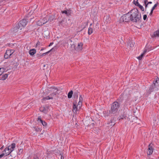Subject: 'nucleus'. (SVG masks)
Here are the masks:
<instances>
[{
  "instance_id": "obj_1",
  "label": "nucleus",
  "mask_w": 159,
  "mask_h": 159,
  "mask_svg": "<svg viewBox=\"0 0 159 159\" xmlns=\"http://www.w3.org/2000/svg\"><path fill=\"white\" fill-rule=\"evenodd\" d=\"M141 14L139 12L136 8L131 10L128 13L123 16V21L128 22L130 20L137 22L139 21L141 18Z\"/></svg>"
},
{
  "instance_id": "obj_2",
  "label": "nucleus",
  "mask_w": 159,
  "mask_h": 159,
  "mask_svg": "<svg viewBox=\"0 0 159 159\" xmlns=\"http://www.w3.org/2000/svg\"><path fill=\"white\" fill-rule=\"evenodd\" d=\"M16 147V144L14 143H12L11 145L6 147L3 152H4L5 156H7L10 154L13 151Z\"/></svg>"
},
{
  "instance_id": "obj_3",
  "label": "nucleus",
  "mask_w": 159,
  "mask_h": 159,
  "mask_svg": "<svg viewBox=\"0 0 159 159\" xmlns=\"http://www.w3.org/2000/svg\"><path fill=\"white\" fill-rule=\"evenodd\" d=\"M120 107V104L118 102H115L111 106L110 113L115 114L117 112Z\"/></svg>"
},
{
  "instance_id": "obj_4",
  "label": "nucleus",
  "mask_w": 159,
  "mask_h": 159,
  "mask_svg": "<svg viewBox=\"0 0 159 159\" xmlns=\"http://www.w3.org/2000/svg\"><path fill=\"white\" fill-rule=\"evenodd\" d=\"M27 22L28 21L26 20V19H23L19 21L18 26H16V27L18 29L21 30L22 28L25 26L27 23Z\"/></svg>"
},
{
  "instance_id": "obj_5",
  "label": "nucleus",
  "mask_w": 159,
  "mask_h": 159,
  "mask_svg": "<svg viewBox=\"0 0 159 159\" xmlns=\"http://www.w3.org/2000/svg\"><path fill=\"white\" fill-rule=\"evenodd\" d=\"M14 52V51L13 50H7L4 56V58L6 59L8 58L11 56Z\"/></svg>"
},
{
  "instance_id": "obj_6",
  "label": "nucleus",
  "mask_w": 159,
  "mask_h": 159,
  "mask_svg": "<svg viewBox=\"0 0 159 159\" xmlns=\"http://www.w3.org/2000/svg\"><path fill=\"white\" fill-rule=\"evenodd\" d=\"M48 90L49 92L52 93H57L58 91L57 87L54 86L48 87Z\"/></svg>"
},
{
  "instance_id": "obj_7",
  "label": "nucleus",
  "mask_w": 159,
  "mask_h": 159,
  "mask_svg": "<svg viewBox=\"0 0 159 159\" xmlns=\"http://www.w3.org/2000/svg\"><path fill=\"white\" fill-rule=\"evenodd\" d=\"M57 93H52L48 96L46 98H44L43 99L45 100L52 99L53 98V97L56 96Z\"/></svg>"
},
{
  "instance_id": "obj_8",
  "label": "nucleus",
  "mask_w": 159,
  "mask_h": 159,
  "mask_svg": "<svg viewBox=\"0 0 159 159\" xmlns=\"http://www.w3.org/2000/svg\"><path fill=\"white\" fill-rule=\"evenodd\" d=\"M153 151V148L152 147L151 144H150L148 146V148L147 152V154L148 155H151Z\"/></svg>"
},
{
  "instance_id": "obj_9",
  "label": "nucleus",
  "mask_w": 159,
  "mask_h": 159,
  "mask_svg": "<svg viewBox=\"0 0 159 159\" xmlns=\"http://www.w3.org/2000/svg\"><path fill=\"white\" fill-rule=\"evenodd\" d=\"M80 109H79V107L76 105V103L74 102L73 103V111L74 113H76V112L78 111Z\"/></svg>"
},
{
  "instance_id": "obj_10",
  "label": "nucleus",
  "mask_w": 159,
  "mask_h": 159,
  "mask_svg": "<svg viewBox=\"0 0 159 159\" xmlns=\"http://www.w3.org/2000/svg\"><path fill=\"white\" fill-rule=\"evenodd\" d=\"M47 22V21H45L43 19L40 20L37 22V24L38 26H41Z\"/></svg>"
},
{
  "instance_id": "obj_11",
  "label": "nucleus",
  "mask_w": 159,
  "mask_h": 159,
  "mask_svg": "<svg viewBox=\"0 0 159 159\" xmlns=\"http://www.w3.org/2000/svg\"><path fill=\"white\" fill-rule=\"evenodd\" d=\"M83 43L82 42L78 43V46L77 47V50L78 51H81L83 49Z\"/></svg>"
},
{
  "instance_id": "obj_12",
  "label": "nucleus",
  "mask_w": 159,
  "mask_h": 159,
  "mask_svg": "<svg viewBox=\"0 0 159 159\" xmlns=\"http://www.w3.org/2000/svg\"><path fill=\"white\" fill-rule=\"evenodd\" d=\"M82 101H83V98L81 96H80L79 98V101L78 104L77 105V106H78V107H79V109H80V108L81 107V105L82 104Z\"/></svg>"
},
{
  "instance_id": "obj_13",
  "label": "nucleus",
  "mask_w": 159,
  "mask_h": 159,
  "mask_svg": "<svg viewBox=\"0 0 159 159\" xmlns=\"http://www.w3.org/2000/svg\"><path fill=\"white\" fill-rule=\"evenodd\" d=\"M38 121L39 122H40L44 126H45L47 125L45 121H43L42 120H41L40 116H39L38 117Z\"/></svg>"
},
{
  "instance_id": "obj_14",
  "label": "nucleus",
  "mask_w": 159,
  "mask_h": 159,
  "mask_svg": "<svg viewBox=\"0 0 159 159\" xmlns=\"http://www.w3.org/2000/svg\"><path fill=\"white\" fill-rule=\"evenodd\" d=\"M134 43L132 41H129V43L127 45V47L129 49H130L134 46Z\"/></svg>"
},
{
  "instance_id": "obj_15",
  "label": "nucleus",
  "mask_w": 159,
  "mask_h": 159,
  "mask_svg": "<svg viewBox=\"0 0 159 159\" xmlns=\"http://www.w3.org/2000/svg\"><path fill=\"white\" fill-rule=\"evenodd\" d=\"M36 50L35 49H33L29 51V53L31 56H33L36 53Z\"/></svg>"
},
{
  "instance_id": "obj_16",
  "label": "nucleus",
  "mask_w": 159,
  "mask_h": 159,
  "mask_svg": "<svg viewBox=\"0 0 159 159\" xmlns=\"http://www.w3.org/2000/svg\"><path fill=\"white\" fill-rule=\"evenodd\" d=\"M158 5V3L157 2L155 4L153 7L152 8L151 12L149 14V15H151L153 13V11L155 9V8Z\"/></svg>"
},
{
  "instance_id": "obj_17",
  "label": "nucleus",
  "mask_w": 159,
  "mask_h": 159,
  "mask_svg": "<svg viewBox=\"0 0 159 159\" xmlns=\"http://www.w3.org/2000/svg\"><path fill=\"white\" fill-rule=\"evenodd\" d=\"M8 76V74H6L4 75H3L2 76V78L1 79H0V80H5L7 78Z\"/></svg>"
},
{
  "instance_id": "obj_18",
  "label": "nucleus",
  "mask_w": 159,
  "mask_h": 159,
  "mask_svg": "<svg viewBox=\"0 0 159 159\" xmlns=\"http://www.w3.org/2000/svg\"><path fill=\"white\" fill-rule=\"evenodd\" d=\"M27 17L28 18H29L30 17L29 19L31 21V20L33 19V18L34 17V16L32 15V14L31 13V12H29V14L27 15Z\"/></svg>"
},
{
  "instance_id": "obj_19",
  "label": "nucleus",
  "mask_w": 159,
  "mask_h": 159,
  "mask_svg": "<svg viewBox=\"0 0 159 159\" xmlns=\"http://www.w3.org/2000/svg\"><path fill=\"white\" fill-rule=\"evenodd\" d=\"M6 70V69L4 68H0V75H1L3 72L5 71Z\"/></svg>"
},
{
  "instance_id": "obj_20",
  "label": "nucleus",
  "mask_w": 159,
  "mask_h": 159,
  "mask_svg": "<svg viewBox=\"0 0 159 159\" xmlns=\"http://www.w3.org/2000/svg\"><path fill=\"white\" fill-rule=\"evenodd\" d=\"M154 35L155 37H159V30H157L154 33Z\"/></svg>"
},
{
  "instance_id": "obj_21",
  "label": "nucleus",
  "mask_w": 159,
  "mask_h": 159,
  "mask_svg": "<svg viewBox=\"0 0 159 159\" xmlns=\"http://www.w3.org/2000/svg\"><path fill=\"white\" fill-rule=\"evenodd\" d=\"M146 52V51H144V52L142 54H141V55L139 56L137 58L139 60H141L142 59V57H143L144 54Z\"/></svg>"
},
{
  "instance_id": "obj_22",
  "label": "nucleus",
  "mask_w": 159,
  "mask_h": 159,
  "mask_svg": "<svg viewBox=\"0 0 159 159\" xmlns=\"http://www.w3.org/2000/svg\"><path fill=\"white\" fill-rule=\"evenodd\" d=\"M73 94V91L71 90L70 91L68 94V97L69 98H71L72 97V95Z\"/></svg>"
},
{
  "instance_id": "obj_23",
  "label": "nucleus",
  "mask_w": 159,
  "mask_h": 159,
  "mask_svg": "<svg viewBox=\"0 0 159 159\" xmlns=\"http://www.w3.org/2000/svg\"><path fill=\"white\" fill-rule=\"evenodd\" d=\"M93 32V29L92 28L89 27V28L88 31V34L89 35H90Z\"/></svg>"
},
{
  "instance_id": "obj_24",
  "label": "nucleus",
  "mask_w": 159,
  "mask_h": 159,
  "mask_svg": "<svg viewBox=\"0 0 159 159\" xmlns=\"http://www.w3.org/2000/svg\"><path fill=\"white\" fill-rule=\"evenodd\" d=\"M137 6L138 7L141 9V10L142 11H143L144 10V8L143 7V6L142 5H141L140 4H138V5Z\"/></svg>"
},
{
  "instance_id": "obj_25",
  "label": "nucleus",
  "mask_w": 159,
  "mask_h": 159,
  "mask_svg": "<svg viewBox=\"0 0 159 159\" xmlns=\"http://www.w3.org/2000/svg\"><path fill=\"white\" fill-rule=\"evenodd\" d=\"M53 48L51 49L49 51H48L45 52V53H43V54H42V55H41L40 56V57H43V56L44 55H46V54H47L48 53H49L52 49H53Z\"/></svg>"
},
{
  "instance_id": "obj_26",
  "label": "nucleus",
  "mask_w": 159,
  "mask_h": 159,
  "mask_svg": "<svg viewBox=\"0 0 159 159\" xmlns=\"http://www.w3.org/2000/svg\"><path fill=\"white\" fill-rule=\"evenodd\" d=\"M40 111H42L44 113H46V109L44 107H41L40 109Z\"/></svg>"
},
{
  "instance_id": "obj_27",
  "label": "nucleus",
  "mask_w": 159,
  "mask_h": 159,
  "mask_svg": "<svg viewBox=\"0 0 159 159\" xmlns=\"http://www.w3.org/2000/svg\"><path fill=\"white\" fill-rule=\"evenodd\" d=\"M134 4L136 6L138 5V4H139L138 2V0H134Z\"/></svg>"
},
{
  "instance_id": "obj_28",
  "label": "nucleus",
  "mask_w": 159,
  "mask_h": 159,
  "mask_svg": "<svg viewBox=\"0 0 159 159\" xmlns=\"http://www.w3.org/2000/svg\"><path fill=\"white\" fill-rule=\"evenodd\" d=\"M71 11L70 10H67L66 15L67 16H69L71 15Z\"/></svg>"
},
{
  "instance_id": "obj_29",
  "label": "nucleus",
  "mask_w": 159,
  "mask_h": 159,
  "mask_svg": "<svg viewBox=\"0 0 159 159\" xmlns=\"http://www.w3.org/2000/svg\"><path fill=\"white\" fill-rule=\"evenodd\" d=\"M153 85H152L150 87L149 89V91L150 92H152L153 91Z\"/></svg>"
},
{
  "instance_id": "obj_30",
  "label": "nucleus",
  "mask_w": 159,
  "mask_h": 159,
  "mask_svg": "<svg viewBox=\"0 0 159 159\" xmlns=\"http://www.w3.org/2000/svg\"><path fill=\"white\" fill-rule=\"evenodd\" d=\"M158 81L159 82V80H156L155 81H154V86H156L157 85V84H158Z\"/></svg>"
},
{
  "instance_id": "obj_31",
  "label": "nucleus",
  "mask_w": 159,
  "mask_h": 159,
  "mask_svg": "<svg viewBox=\"0 0 159 159\" xmlns=\"http://www.w3.org/2000/svg\"><path fill=\"white\" fill-rule=\"evenodd\" d=\"M4 155L5 156V154L4 153H2V154L0 155V158H2Z\"/></svg>"
},
{
  "instance_id": "obj_32",
  "label": "nucleus",
  "mask_w": 159,
  "mask_h": 159,
  "mask_svg": "<svg viewBox=\"0 0 159 159\" xmlns=\"http://www.w3.org/2000/svg\"><path fill=\"white\" fill-rule=\"evenodd\" d=\"M147 18V16L146 15H144L143 16V19L144 20H145Z\"/></svg>"
},
{
  "instance_id": "obj_33",
  "label": "nucleus",
  "mask_w": 159,
  "mask_h": 159,
  "mask_svg": "<svg viewBox=\"0 0 159 159\" xmlns=\"http://www.w3.org/2000/svg\"><path fill=\"white\" fill-rule=\"evenodd\" d=\"M61 13H65V14H66V15L67 11L65 10V11H61Z\"/></svg>"
},
{
  "instance_id": "obj_34",
  "label": "nucleus",
  "mask_w": 159,
  "mask_h": 159,
  "mask_svg": "<svg viewBox=\"0 0 159 159\" xmlns=\"http://www.w3.org/2000/svg\"><path fill=\"white\" fill-rule=\"evenodd\" d=\"M104 18H106V19H107V18L108 19H110V17H109V16H105Z\"/></svg>"
},
{
  "instance_id": "obj_35",
  "label": "nucleus",
  "mask_w": 159,
  "mask_h": 159,
  "mask_svg": "<svg viewBox=\"0 0 159 159\" xmlns=\"http://www.w3.org/2000/svg\"><path fill=\"white\" fill-rule=\"evenodd\" d=\"M40 43L39 42H38L36 44V46L37 47V46L38 45H40Z\"/></svg>"
},
{
  "instance_id": "obj_36",
  "label": "nucleus",
  "mask_w": 159,
  "mask_h": 159,
  "mask_svg": "<svg viewBox=\"0 0 159 159\" xmlns=\"http://www.w3.org/2000/svg\"><path fill=\"white\" fill-rule=\"evenodd\" d=\"M33 159H39L38 157L36 156H34L33 158Z\"/></svg>"
},
{
  "instance_id": "obj_37",
  "label": "nucleus",
  "mask_w": 159,
  "mask_h": 159,
  "mask_svg": "<svg viewBox=\"0 0 159 159\" xmlns=\"http://www.w3.org/2000/svg\"><path fill=\"white\" fill-rule=\"evenodd\" d=\"M144 4H146L148 2V0H143Z\"/></svg>"
},
{
  "instance_id": "obj_38",
  "label": "nucleus",
  "mask_w": 159,
  "mask_h": 159,
  "mask_svg": "<svg viewBox=\"0 0 159 159\" xmlns=\"http://www.w3.org/2000/svg\"><path fill=\"white\" fill-rule=\"evenodd\" d=\"M145 4V8H146L147 7H148V3H146V4Z\"/></svg>"
},
{
  "instance_id": "obj_39",
  "label": "nucleus",
  "mask_w": 159,
  "mask_h": 159,
  "mask_svg": "<svg viewBox=\"0 0 159 159\" xmlns=\"http://www.w3.org/2000/svg\"><path fill=\"white\" fill-rule=\"evenodd\" d=\"M53 44V43H50L49 45V46H50L52 45Z\"/></svg>"
},
{
  "instance_id": "obj_40",
  "label": "nucleus",
  "mask_w": 159,
  "mask_h": 159,
  "mask_svg": "<svg viewBox=\"0 0 159 159\" xmlns=\"http://www.w3.org/2000/svg\"><path fill=\"white\" fill-rule=\"evenodd\" d=\"M152 2H148L147 3H148V4H152Z\"/></svg>"
},
{
  "instance_id": "obj_41",
  "label": "nucleus",
  "mask_w": 159,
  "mask_h": 159,
  "mask_svg": "<svg viewBox=\"0 0 159 159\" xmlns=\"http://www.w3.org/2000/svg\"><path fill=\"white\" fill-rule=\"evenodd\" d=\"M34 128L35 129V130L36 131H37V129L36 128V127H34Z\"/></svg>"
},
{
  "instance_id": "obj_42",
  "label": "nucleus",
  "mask_w": 159,
  "mask_h": 159,
  "mask_svg": "<svg viewBox=\"0 0 159 159\" xmlns=\"http://www.w3.org/2000/svg\"><path fill=\"white\" fill-rule=\"evenodd\" d=\"M19 152H22V149H20L19 150Z\"/></svg>"
},
{
  "instance_id": "obj_43",
  "label": "nucleus",
  "mask_w": 159,
  "mask_h": 159,
  "mask_svg": "<svg viewBox=\"0 0 159 159\" xmlns=\"http://www.w3.org/2000/svg\"><path fill=\"white\" fill-rule=\"evenodd\" d=\"M63 158V157H62V156L61 155V159H62Z\"/></svg>"
},
{
  "instance_id": "obj_44",
  "label": "nucleus",
  "mask_w": 159,
  "mask_h": 159,
  "mask_svg": "<svg viewBox=\"0 0 159 159\" xmlns=\"http://www.w3.org/2000/svg\"><path fill=\"white\" fill-rule=\"evenodd\" d=\"M106 111H103V113L104 114H105L106 113Z\"/></svg>"
},
{
  "instance_id": "obj_45",
  "label": "nucleus",
  "mask_w": 159,
  "mask_h": 159,
  "mask_svg": "<svg viewBox=\"0 0 159 159\" xmlns=\"http://www.w3.org/2000/svg\"><path fill=\"white\" fill-rule=\"evenodd\" d=\"M114 123V122H113V123ZM114 124H115V123H114V124H113V125H111L113 126V125H114Z\"/></svg>"
},
{
  "instance_id": "obj_46",
  "label": "nucleus",
  "mask_w": 159,
  "mask_h": 159,
  "mask_svg": "<svg viewBox=\"0 0 159 159\" xmlns=\"http://www.w3.org/2000/svg\"><path fill=\"white\" fill-rule=\"evenodd\" d=\"M3 146L1 148H0V149H2L3 148Z\"/></svg>"
},
{
  "instance_id": "obj_47",
  "label": "nucleus",
  "mask_w": 159,
  "mask_h": 159,
  "mask_svg": "<svg viewBox=\"0 0 159 159\" xmlns=\"http://www.w3.org/2000/svg\"><path fill=\"white\" fill-rule=\"evenodd\" d=\"M3 146L1 148H0V149H2L3 148Z\"/></svg>"
},
{
  "instance_id": "obj_48",
  "label": "nucleus",
  "mask_w": 159,
  "mask_h": 159,
  "mask_svg": "<svg viewBox=\"0 0 159 159\" xmlns=\"http://www.w3.org/2000/svg\"><path fill=\"white\" fill-rule=\"evenodd\" d=\"M43 49H43V48H42V49H41V51H42V50H43Z\"/></svg>"
},
{
  "instance_id": "obj_49",
  "label": "nucleus",
  "mask_w": 159,
  "mask_h": 159,
  "mask_svg": "<svg viewBox=\"0 0 159 159\" xmlns=\"http://www.w3.org/2000/svg\"><path fill=\"white\" fill-rule=\"evenodd\" d=\"M1 7H2L1 5H0V8H1Z\"/></svg>"
},
{
  "instance_id": "obj_50",
  "label": "nucleus",
  "mask_w": 159,
  "mask_h": 159,
  "mask_svg": "<svg viewBox=\"0 0 159 159\" xmlns=\"http://www.w3.org/2000/svg\"><path fill=\"white\" fill-rule=\"evenodd\" d=\"M157 159H159V157H158Z\"/></svg>"
},
{
  "instance_id": "obj_51",
  "label": "nucleus",
  "mask_w": 159,
  "mask_h": 159,
  "mask_svg": "<svg viewBox=\"0 0 159 159\" xmlns=\"http://www.w3.org/2000/svg\"><path fill=\"white\" fill-rule=\"evenodd\" d=\"M106 115H107V116H108V115H109V114H107Z\"/></svg>"
}]
</instances>
